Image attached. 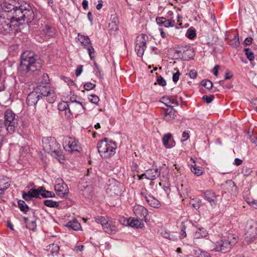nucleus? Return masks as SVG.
<instances>
[{"instance_id": "nucleus-19", "label": "nucleus", "mask_w": 257, "mask_h": 257, "mask_svg": "<svg viewBox=\"0 0 257 257\" xmlns=\"http://www.w3.org/2000/svg\"><path fill=\"white\" fill-rule=\"evenodd\" d=\"M156 22L159 25H164L166 27H173L175 25V21L167 20L164 17L156 18Z\"/></svg>"}, {"instance_id": "nucleus-54", "label": "nucleus", "mask_w": 257, "mask_h": 257, "mask_svg": "<svg viewBox=\"0 0 257 257\" xmlns=\"http://www.w3.org/2000/svg\"><path fill=\"white\" fill-rule=\"evenodd\" d=\"M95 87V84L91 82H88L84 85V88L86 90H90Z\"/></svg>"}, {"instance_id": "nucleus-62", "label": "nucleus", "mask_w": 257, "mask_h": 257, "mask_svg": "<svg viewBox=\"0 0 257 257\" xmlns=\"http://www.w3.org/2000/svg\"><path fill=\"white\" fill-rule=\"evenodd\" d=\"M252 40H253L252 38L251 37L246 38L244 40V42H243L244 46L246 47V46L250 45V44H251L252 43Z\"/></svg>"}, {"instance_id": "nucleus-47", "label": "nucleus", "mask_w": 257, "mask_h": 257, "mask_svg": "<svg viewBox=\"0 0 257 257\" xmlns=\"http://www.w3.org/2000/svg\"><path fill=\"white\" fill-rule=\"evenodd\" d=\"M244 50L247 58L250 61H253L254 59V53L250 51V49H244Z\"/></svg>"}, {"instance_id": "nucleus-58", "label": "nucleus", "mask_w": 257, "mask_h": 257, "mask_svg": "<svg viewBox=\"0 0 257 257\" xmlns=\"http://www.w3.org/2000/svg\"><path fill=\"white\" fill-rule=\"evenodd\" d=\"M83 70V66L82 65H78L77 67V68L75 70V75L76 76H79Z\"/></svg>"}, {"instance_id": "nucleus-64", "label": "nucleus", "mask_w": 257, "mask_h": 257, "mask_svg": "<svg viewBox=\"0 0 257 257\" xmlns=\"http://www.w3.org/2000/svg\"><path fill=\"white\" fill-rule=\"evenodd\" d=\"M189 75L192 79H195L197 76V72L195 70H191L189 72Z\"/></svg>"}, {"instance_id": "nucleus-24", "label": "nucleus", "mask_w": 257, "mask_h": 257, "mask_svg": "<svg viewBox=\"0 0 257 257\" xmlns=\"http://www.w3.org/2000/svg\"><path fill=\"white\" fill-rule=\"evenodd\" d=\"M10 187V183L6 180L0 179V198L5 193V191Z\"/></svg>"}, {"instance_id": "nucleus-27", "label": "nucleus", "mask_w": 257, "mask_h": 257, "mask_svg": "<svg viewBox=\"0 0 257 257\" xmlns=\"http://www.w3.org/2000/svg\"><path fill=\"white\" fill-rule=\"evenodd\" d=\"M55 191L57 195L61 198L66 197L68 192L67 191V189H61L60 184H57V185L55 187Z\"/></svg>"}, {"instance_id": "nucleus-44", "label": "nucleus", "mask_w": 257, "mask_h": 257, "mask_svg": "<svg viewBox=\"0 0 257 257\" xmlns=\"http://www.w3.org/2000/svg\"><path fill=\"white\" fill-rule=\"evenodd\" d=\"M68 107L69 105L66 101H62L58 104V109L61 111H65Z\"/></svg>"}, {"instance_id": "nucleus-36", "label": "nucleus", "mask_w": 257, "mask_h": 257, "mask_svg": "<svg viewBox=\"0 0 257 257\" xmlns=\"http://www.w3.org/2000/svg\"><path fill=\"white\" fill-rule=\"evenodd\" d=\"M170 50V51L169 52V54L174 53V55L171 58L172 59H178L181 57L183 59V53H182L181 51L175 49Z\"/></svg>"}, {"instance_id": "nucleus-37", "label": "nucleus", "mask_w": 257, "mask_h": 257, "mask_svg": "<svg viewBox=\"0 0 257 257\" xmlns=\"http://www.w3.org/2000/svg\"><path fill=\"white\" fill-rule=\"evenodd\" d=\"M18 205L20 210L22 212H27L29 210V206L26 204L24 200H19L18 201Z\"/></svg>"}, {"instance_id": "nucleus-9", "label": "nucleus", "mask_w": 257, "mask_h": 257, "mask_svg": "<svg viewBox=\"0 0 257 257\" xmlns=\"http://www.w3.org/2000/svg\"><path fill=\"white\" fill-rule=\"evenodd\" d=\"M153 41L149 40L148 36L145 34H141L138 36L135 41V47L137 48H143L144 47H150V44ZM151 48H155L151 47Z\"/></svg>"}, {"instance_id": "nucleus-26", "label": "nucleus", "mask_w": 257, "mask_h": 257, "mask_svg": "<svg viewBox=\"0 0 257 257\" xmlns=\"http://www.w3.org/2000/svg\"><path fill=\"white\" fill-rule=\"evenodd\" d=\"M194 257H211L210 253L200 248L193 249Z\"/></svg>"}, {"instance_id": "nucleus-63", "label": "nucleus", "mask_w": 257, "mask_h": 257, "mask_svg": "<svg viewBox=\"0 0 257 257\" xmlns=\"http://www.w3.org/2000/svg\"><path fill=\"white\" fill-rule=\"evenodd\" d=\"M116 22L115 21H112L111 23L109 24V28L110 30L112 31L115 30L117 29V26L116 24Z\"/></svg>"}, {"instance_id": "nucleus-52", "label": "nucleus", "mask_w": 257, "mask_h": 257, "mask_svg": "<svg viewBox=\"0 0 257 257\" xmlns=\"http://www.w3.org/2000/svg\"><path fill=\"white\" fill-rule=\"evenodd\" d=\"M186 226L184 224H182L181 226V230L180 232V238L181 239L184 238L186 236Z\"/></svg>"}, {"instance_id": "nucleus-31", "label": "nucleus", "mask_w": 257, "mask_h": 257, "mask_svg": "<svg viewBox=\"0 0 257 257\" xmlns=\"http://www.w3.org/2000/svg\"><path fill=\"white\" fill-rule=\"evenodd\" d=\"M66 227L71 228L74 230H78L80 227V224L76 220L69 221L66 225Z\"/></svg>"}, {"instance_id": "nucleus-40", "label": "nucleus", "mask_w": 257, "mask_h": 257, "mask_svg": "<svg viewBox=\"0 0 257 257\" xmlns=\"http://www.w3.org/2000/svg\"><path fill=\"white\" fill-rule=\"evenodd\" d=\"M190 204L195 209H198L201 205V200L199 199L193 198L190 200Z\"/></svg>"}, {"instance_id": "nucleus-29", "label": "nucleus", "mask_w": 257, "mask_h": 257, "mask_svg": "<svg viewBox=\"0 0 257 257\" xmlns=\"http://www.w3.org/2000/svg\"><path fill=\"white\" fill-rule=\"evenodd\" d=\"M178 191L182 198H186L188 195L189 191L188 188L182 184L180 185V186L178 187Z\"/></svg>"}, {"instance_id": "nucleus-1", "label": "nucleus", "mask_w": 257, "mask_h": 257, "mask_svg": "<svg viewBox=\"0 0 257 257\" xmlns=\"http://www.w3.org/2000/svg\"><path fill=\"white\" fill-rule=\"evenodd\" d=\"M4 2L0 4V32H9L14 22L21 21L31 22L34 18V13L29 4Z\"/></svg>"}, {"instance_id": "nucleus-57", "label": "nucleus", "mask_w": 257, "mask_h": 257, "mask_svg": "<svg viewBox=\"0 0 257 257\" xmlns=\"http://www.w3.org/2000/svg\"><path fill=\"white\" fill-rule=\"evenodd\" d=\"M189 131H185L183 133L181 140L182 142L186 141L189 138Z\"/></svg>"}, {"instance_id": "nucleus-11", "label": "nucleus", "mask_w": 257, "mask_h": 257, "mask_svg": "<svg viewBox=\"0 0 257 257\" xmlns=\"http://www.w3.org/2000/svg\"><path fill=\"white\" fill-rule=\"evenodd\" d=\"M221 187L225 192H229L232 195L236 196L237 194V187L231 180H228L222 184Z\"/></svg>"}, {"instance_id": "nucleus-45", "label": "nucleus", "mask_w": 257, "mask_h": 257, "mask_svg": "<svg viewBox=\"0 0 257 257\" xmlns=\"http://www.w3.org/2000/svg\"><path fill=\"white\" fill-rule=\"evenodd\" d=\"M201 85L207 89H210L213 87L212 82L208 79L203 80L201 82Z\"/></svg>"}, {"instance_id": "nucleus-15", "label": "nucleus", "mask_w": 257, "mask_h": 257, "mask_svg": "<svg viewBox=\"0 0 257 257\" xmlns=\"http://www.w3.org/2000/svg\"><path fill=\"white\" fill-rule=\"evenodd\" d=\"M161 170L160 168H151L147 170V179L149 180H155L159 177H160L161 174Z\"/></svg>"}, {"instance_id": "nucleus-16", "label": "nucleus", "mask_w": 257, "mask_h": 257, "mask_svg": "<svg viewBox=\"0 0 257 257\" xmlns=\"http://www.w3.org/2000/svg\"><path fill=\"white\" fill-rule=\"evenodd\" d=\"M194 227H196L197 230L194 232L193 235L195 238H201L206 236L208 234L207 231L203 227L198 226V225H195L192 224Z\"/></svg>"}, {"instance_id": "nucleus-13", "label": "nucleus", "mask_w": 257, "mask_h": 257, "mask_svg": "<svg viewBox=\"0 0 257 257\" xmlns=\"http://www.w3.org/2000/svg\"><path fill=\"white\" fill-rule=\"evenodd\" d=\"M40 99L39 94L34 90L28 95L26 102L29 106H35Z\"/></svg>"}, {"instance_id": "nucleus-50", "label": "nucleus", "mask_w": 257, "mask_h": 257, "mask_svg": "<svg viewBox=\"0 0 257 257\" xmlns=\"http://www.w3.org/2000/svg\"><path fill=\"white\" fill-rule=\"evenodd\" d=\"M88 99L90 102L95 104H97L99 100V97L94 94L90 95Z\"/></svg>"}, {"instance_id": "nucleus-12", "label": "nucleus", "mask_w": 257, "mask_h": 257, "mask_svg": "<svg viewBox=\"0 0 257 257\" xmlns=\"http://www.w3.org/2000/svg\"><path fill=\"white\" fill-rule=\"evenodd\" d=\"M133 211L137 218L146 220L148 211L144 206L140 205H135L133 207Z\"/></svg>"}, {"instance_id": "nucleus-51", "label": "nucleus", "mask_w": 257, "mask_h": 257, "mask_svg": "<svg viewBox=\"0 0 257 257\" xmlns=\"http://www.w3.org/2000/svg\"><path fill=\"white\" fill-rule=\"evenodd\" d=\"M202 99L207 104L211 103L214 99V95H210L209 96L205 95L202 96Z\"/></svg>"}, {"instance_id": "nucleus-55", "label": "nucleus", "mask_w": 257, "mask_h": 257, "mask_svg": "<svg viewBox=\"0 0 257 257\" xmlns=\"http://www.w3.org/2000/svg\"><path fill=\"white\" fill-rule=\"evenodd\" d=\"M175 70H177V72L173 74L172 79L173 81L176 83L179 80V76L180 75V73L177 68H175Z\"/></svg>"}, {"instance_id": "nucleus-17", "label": "nucleus", "mask_w": 257, "mask_h": 257, "mask_svg": "<svg viewBox=\"0 0 257 257\" xmlns=\"http://www.w3.org/2000/svg\"><path fill=\"white\" fill-rule=\"evenodd\" d=\"M34 90L37 92V94H39L40 98L43 96L45 97L46 95H48V93L50 91V89L48 86L42 85H39Z\"/></svg>"}, {"instance_id": "nucleus-60", "label": "nucleus", "mask_w": 257, "mask_h": 257, "mask_svg": "<svg viewBox=\"0 0 257 257\" xmlns=\"http://www.w3.org/2000/svg\"><path fill=\"white\" fill-rule=\"evenodd\" d=\"M131 170L133 172H136L137 173H138L139 172V170H138V165H137V164L135 162H133L132 164V165H131Z\"/></svg>"}, {"instance_id": "nucleus-4", "label": "nucleus", "mask_w": 257, "mask_h": 257, "mask_svg": "<svg viewBox=\"0 0 257 257\" xmlns=\"http://www.w3.org/2000/svg\"><path fill=\"white\" fill-rule=\"evenodd\" d=\"M43 148L46 152L51 153L52 156L61 157L62 151L60 149V145L53 137L44 138L42 140Z\"/></svg>"}, {"instance_id": "nucleus-38", "label": "nucleus", "mask_w": 257, "mask_h": 257, "mask_svg": "<svg viewBox=\"0 0 257 257\" xmlns=\"http://www.w3.org/2000/svg\"><path fill=\"white\" fill-rule=\"evenodd\" d=\"M44 204L47 207L51 208H57L59 207V203L52 200H45Z\"/></svg>"}, {"instance_id": "nucleus-48", "label": "nucleus", "mask_w": 257, "mask_h": 257, "mask_svg": "<svg viewBox=\"0 0 257 257\" xmlns=\"http://www.w3.org/2000/svg\"><path fill=\"white\" fill-rule=\"evenodd\" d=\"M158 84L160 86H165L166 85V81L164 79V78L161 75L158 76L157 78L156 82H155V84Z\"/></svg>"}, {"instance_id": "nucleus-49", "label": "nucleus", "mask_w": 257, "mask_h": 257, "mask_svg": "<svg viewBox=\"0 0 257 257\" xmlns=\"http://www.w3.org/2000/svg\"><path fill=\"white\" fill-rule=\"evenodd\" d=\"M59 250V246L56 243H52L51 244V254L54 255V254H57Z\"/></svg>"}, {"instance_id": "nucleus-7", "label": "nucleus", "mask_w": 257, "mask_h": 257, "mask_svg": "<svg viewBox=\"0 0 257 257\" xmlns=\"http://www.w3.org/2000/svg\"><path fill=\"white\" fill-rule=\"evenodd\" d=\"M245 230V240L248 243H250L257 238V222L253 220L247 221Z\"/></svg>"}, {"instance_id": "nucleus-34", "label": "nucleus", "mask_w": 257, "mask_h": 257, "mask_svg": "<svg viewBox=\"0 0 257 257\" xmlns=\"http://www.w3.org/2000/svg\"><path fill=\"white\" fill-rule=\"evenodd\" d=\"M171 137L172 135L171 134H167L163 136L162 139L163 144L165 147L167 149L171 148L173 147L172 146L169 144V141L171 139Z\"/></svg>"}, {"instance_id": "nucleus-33", "label": "nucleus", "mask_w": 257, "mask_h": 257, "mask_svg": "<svg viewBox=\"0 0 257 257\" xmlns=\"http://www.w3.org/2000/svg\"><path fill=\"white\" fill-rule=\"evenodd\" d=\"M228 41L229 45L232 47H237L239 45V38L237 36L234 35L233 37L229 40V38H226Z\"/></svg>"}, {"instance_id": "nucleus-18", "label": "nucleus", "mask_w": 257, "mask_h": 257, "mask_svg": "<svg viewBox=\"0 0 257 257\" xmlns=\"http://www.w3.org/2000/svg\"><path fill=\"white\" fill-rule=\"evenodd\" d=\"M78 41L82 45V46L85 47L86 48H93L90 43L89 38L83 35L78 34Z\"/></svg>"}, {"instance_id": "nucleus-21", "label": "nucleus", "mask_w": 257, "mask_h": 257, "mask_svg": "<svg viewBox=\"0 0 257 257\" xmlns=\"http://www.w3.org/2000/svg\"><path fill=\"white\" fill-rule=\"evenodd\" d=\"M190 161H192L193 164L191 165V170L197 176H199L203 173V169L202 167L197 166L195 161L193 158H191Z\"/></svg>"}, {"instance_id": "nucleus-56", "label": "nucleus", "mask_w": 257, "mask_h": 257, "mask_svg": "<svg viewBox=\"0 0 257 257\" xmlns=\"http://www.w3.org/2000/svg\"><path fill=\"white\" fill-rule=\"evenodd\" d=\"M49 81V76L46 73H44L43 74V76H42V81L40 82V83H42V84H46L47 83H48Z\"/></svg>"}, {"instance_id": "nucleus-35", "label": "nucleus", "mask_w": 257, "mask_h": 257, "mask_svg": "<svg viewBox=\"0 0 257 257\" xmlns=\"http://www.w3.org/2000/svg\"><path fill=\"white\" fill-rule=\"evenodd\" d=\"M43 188L42 191H41L40 195L43 198L54 197L55 194L51 191H47L43 186H41Z\"/></svg>"}, {"instance_id": "nucleus-28", "label": "nucleus", "mask_w": 257, "mask_h": 257, "mask_svg": "<svg viewBox=\"0 0 257 257\" xmlns=\"http://www.w3.org/2000/svg\"><path fill=\"white\" fill-rule=\"evenodd\" d=\"M43 188L42 187H39L37 189H31L28 192L29 194L32 198H40L41 191H42Z\"/></svg>"}, {"instance_id": "nucleus-25", "label": "nucleus", "mask_w": 257, "mask_h": 257, "mask_svg": "<svg viewBox=\"0 0 257 257\" xmlns=\"http://www.w3.org/2000/svg\"><path fill=\"white\" fill-rule=\"evenodd\" d=\"M74 138L66 136L63 139V147L66 151L70 150V148L73 144Z\"/></svg>"}, {"instance_id": "nucleus-42", "label": "nucleus", "mask_w": 257, "mask_h": 257, "mask_svg": "<svg viewBox=\"0 0 257 257\" xmlns=\"http://www.w3.org/2000/svg\"><path fill=\"white\" fill-rule=\"evenodd\" d=\"M161 102H163L166 106L168 107V108L170 107H173V106L171 105V101H172V98L169 96H164L161 99Z\"/></svg>"}, {"instance_id": "nucleus-32", "label": "nucleus", "mask_w": 257, "mask_h": 257, "mask_svg": "<svg viewBox=\"0 0 257 257\" xmlns=\"http://www.w3.org/2000/svg\"><path fill=\"white\" fill-rule=\"evenodd\" d=\"M81 149L80 145L78 141H76L75 138L73 141V144L71 145L69 152H79Z\"/></svg>"}, {"instance_id": "nucleus-20", "label": "nucleus", "mask_w": 257, "mask_h": 257, "mask_svg": "<svg viewBox=\"0 0 257 257\" xmlns=\"http://www.w3.org/2000/svg\"><path fill=\"white\" fill-rule=\"evenodd\" d=\"M175 115V110L173 107L167 108L163 115V118L166 121H169L173 119Z\"/></svg>"}, {"instance_id": "nucleus-59", "label": "nucleus", "mask_w": 257, "mask_h": 257, "mask_svg": "<svg viewBox=\"0 0 257 257\" xmlns=\"http://www.w3.org/2000/svg\"><path fill=\"white\" fill-rule=\"evenodd\" d=\"M22 197L26 201H30L32 199V197L29 194L28 192H23L22 194Z\"/></svg>"}, {"instance_id": "nucleus-6", "label": "nucleus", "mask_w": 257, "mask_h": 257, "mask_svg": "<svg viewBox=\"0 0 257 257\" xmlns=\"http://www.w3.org/2000/svg\"><path fill=\"white\" fill-rule=\"evenodd\" d=\"M97 223H100L105 232L109 234H114L116 232L115 222L111 218L104 216H97L95 218Z\"/></svg>"}, {"instance_id": "nucleus-46", "label": "nucleus", "mask_w": 257, "mask_h": 257, "mask_svg": "<svg viewBox=\"0 0 257 257\" xmlns=\"http://www.w3.org/2000/svg\"><path fill=\"white\" fill-rule=\"evenodd\" d=\"M186 36L190 39H193L196 36V31L192 28H189L186 34Z\"/></svg>"}, {"instance_id": "nucleus-3", "label": "nucleus", "mask_w": 257, "mask_h": 257, "mask_svg": "<svg viewBox=\"0 0 257 257\" xmlns=\"http://www.w3.org/2000/svg\"><path fill=\"white\" fill-rule=\"evenodd\" d=\"M116 148L115 142L109 140L106 138L99 141L97 145V149L100 155L105 158L113 156L115 153Z\"/></svg>"}, {"instance_id": "nucleus-39", "label": "nucleus", "mask_w": 257, "mask_h": 257, "mask_svg": "<svg viewBox=\"0 0 257 257\" xmlns=\"http://www.w3.org/2000/svg\"><path fill=\"white\" fill-rule=\"evenodd\" d=\"M45 97H46L47 101L50 103H53L55 102L56 99V96L53 90L50 91Z\"/></svg>"}, {"instance_id": "nucleus-53", "label": "nucleus", "mask_w": 257, "mask_h": 257, "mask_svg": "<svg viewBox=\"0 0 257 257\" xmlns=\"http://www.w3.org/2000/svg\"><path fill=\"white\" fill-rule=\"evenodd\" d=\"M161 234L165 238H168L170 240H175V239L173 238V236L171 235L170 233L167 232L166 230H163L161 232Z\"/></svg>"}, {"instance_id": "nucleus-61", "label": "nucleus", "mask_w": 257, "mask_h": 257, "mask_svg": "<svg viewBox=\"0 0 257 257\" xmlns=\"http://www.w3.org/2000/svg\"><path fill=\"white\" fill-rule=\"evenodd\" d=\"M64 111H65V116L67 118H70L72 117L73 115L71 112L69 107H68V108H67V109H66Z\"/></svg>"}, {"instance_id": "nucleus-30", "label": "nucleus", "mask_w": 257, "mask_h": 257, "mask_svg": "<svg viewBox=\"0 0 257 257\" xmlns=\"http://www.w3.org/2000/svg\"><path fill=\"white\" fill-rule=\"evenodd\" d=\"M195 55L194 49H186L183 52V59L187 60L193 58Z\"/></svg>"}, {"instance_id": "nucleus-2", "label": "nucleus", "mask_w": 257, "mask_h": 257, "mask_svg": "<svg viewBox=\"0 0 257 257\" xmlns=\"http://www.w3.org/2000/svg\"><path fill=\"white\" fill-rule=\"evenodd\" d=\"M38 56L32 50H26L21 56V66L27 72L37 73L41 68V63L37 59Z\"/></svg>"}, {"instance_id": "nucleus-23", "label": "nucleus", "mask_w": 257, "mask_h": 257, "mask_svg": "<svg viewBox=\"0 0 257 257\" xmlns=\"http://www.w3.org/2000/svg\"><path fill=\"white\" fill-rule=\"evenodd\" d=\"M146 202L150 206L154 208H158L161 206L160 202L153 195L149 197Z\"/></svg>"}, {"instance_id": "nucleus-10", "label": "nucleus", "mask_w": 257, "mask_h": 257, "mask_svg": "<svg viewBox=\"0 0 257 257\" xmlns=\"http://www.w3.org/2000/svg\"><path fill=\"white\" fill-rule=\"evenodd\" d=\"M201 193L202 196L209 203L211 206H216L217 199L214 192L210 190H207L202 191Z\"/></svg>"}, {"instance_id": "nucleus-22", "label": "nucleus", "mask_w": 257, "mask_h": 257, "mask_svg": "<svg viewBox=\"0 0 257 257\" xmlns=\"http://www.w3.org/2000/svg\"><path fill=\"white\" fill-rule=\"evenodd\" d=\"M142 220L143 219L137 217L136 219L130 217L129 226L132 227L142 228V226L144 225L143 223H142Z\"/></svg>"}, {"instance_id": "nucleus-5", "label": "nucleus", "mask_w": 257, "mask_h": 257, "mask_svg": "<svg viewBox=\"0 0 257 257\" xmlns=\"http://www.w3.org/2000/svg\"><path fill=\"white\" fill-rule=\"evenodd\" d=\"M4 122L6 130L10 134H13L17 127L18 119L16 118V114L12 110L8 109L4 113Z\"/></svg>"}, {"instance_id": "nucleus-14", "label": "nucleus", "mask_w": 257, "mask_h": 257, "mask_svg": "<svg viewBox=\"0 0 257 257\" xmlns=\"http://www.w3.org/2000/svg\"><path fill=\"white\" fill-rule=\"evenodd\" d=\"M43 31L45 35V38L42 37L39 35H36L35 36V39L41 43L44 42L45 39H47L49 37H52L55 34V30L53 28L46 27Z\"/></svg>"}, {"instance_id": "nucleus-41", "label": "nucleus", "mask_w": 257, "mask_h": 257, "mask_svg": "<svg viewBox=\"0 0 257 257\" xmlns=\"http://www.w3.org/2000/svg\"><path fill=\"white\" fill-rule=\"evenodd\" d=\"M24 219L27 224V227L30 230H32L34 231L37 227V224L35 220H30L26 221L27 219L26 218H24Z\"/></svg>"}, {"instance_id": "nucleus-43", "label": "nucleus", "mask_w": 257, "mask_h": 257, "mask_svg": "<svg viewBox=\"0 0 257 257\" xmlns=\"http://www.w3.org/2000/svg\"><path fill=\"white\" fill-rule=\"evenodd\" d=\"M141 195L146 201L152 195L145 188H143L141 189Z\"/></svg>"}, {"instance_id": "nucleus-8", "label": "nucleus", "mask_w": 257, "mask_h": 257, "mask_svg": "<svg viewBox=\"0 0 257 257\" xmlns=\"http://www.w3.org/2000/svg\"><path fill=\"white\" fill-rule=\"evenodd\" d=\"M236 240L230 241L228 240L223 239L217 241L215 244V247L213 249L216 252H220L225 253L229 251L232 247L235 244Z\"/></svg>"}]
</instances>
